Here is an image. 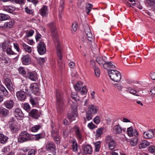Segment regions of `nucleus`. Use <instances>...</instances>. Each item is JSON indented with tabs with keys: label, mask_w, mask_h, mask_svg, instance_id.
<instances>
[{
	"label": "nucleus",
	"mask_w": 155,
	"mask_h": 155,
	"mask_svg": "<svg viewBox=\"0 0 155 155\" xmlns=\"http://www.w3.org/2000/svg\"><path fill=\"white\" fill-rule=\"evenodd\" d=\"M52 33L53 38L55 45L57 46V55L59 58V59L61 61L62 60V53L61 49L60 46V43L59 41L58 37L56 30V28L54 23L53 22H51L49 23L48 25Z\"/></svg>",
	"instance_id": "f257e3e1"
},
{
	"label": "nucleus",
	"mask_w": 155,
	"mask_h": 155,
	"mask_svg": "<svg viewBox=\"0 0 155 155\" xmlns=\"http://www.w3.org/2000/svg\"><path fill=\"white\" fill-rule=\"evenodd\" d=\"M68 103L71 105L72 111L71 113L68 114L67 115V117L70 121H71L74 120L75 118L78 116L77 106L75 103L71 101H69Z\"/></svg>",
	"instance_id": "f03ea898"
},
{
	"label": "nucleus",
	"mask_w": 155,
	"mask_h": 155,
	"mask_svg": "<svg viewBox=\"0 0 155 155\" xmlns=\"http://www.w3.org/2000/svg\"><path fill=\"white\" fill-rule=\"evenodd\" d=\"M108 73L111 79L115 82H119L121 78V74L117 70H109Z\"/></svg>",
	"instance_id": "7ed1b4c3"
},
{
	"label": "nucleus",
	"mask_w": 155,
	"mask_h": 155,
	"mask_svg": "<svg viewBox=\"0 0 155 155\" xmlns=\"http://www.w3.org/2000/svg\"><path fill=\"white\" fill-rule=\"evenodd\" d=\"M56 99L57 100V108L60 110L63 106L64 103V100L63 99L62 93L60 91L57 90L56 91Z\"/></svg>",
	"instance_id": "20e7f679"
},
{
	"label": "nucleus",
	"mask_w": 155,
	"mask_h": 155,
	"mask_svg": "<svg viewBox=\"0 0 155 155\" xmlns=\"http://www.w3.org/2000/svg\"><path fill=\"white\" fill-rule=\"evenodd\" d=\"M51 135L55 142L57 144L60 143L61 138L57 130H51Z\"/></svg>",
	"instance_id": "39448f33"
},
{
	"label": "nucleus",
	"mask_w": 155,
	"mask_h": 155,
	"mask_svg": "<svg viewBox=\"0 0 155 155\" xmlns=\"http://www.w3.org/2000/svg\"><path fill=\"white\" fill-rule=\"evenodd\" d=\"M45 148L47 151L51 153H56V146L52 142H48L46 145Z\"/></svg>",
	"instance_id": "423d86ee"
},
{
	"label": "nucleus",
	"mask_w": 155,
	"mask_h": 155,
	"mask_svg": "<svg viewBox=\"0 0 155 155\" xmlns=\"http://www.w3.org/2000/svg\"><path fill=\"white\" fill-rule=\"evenodd\" d=\"M105 141L108 144V147L110 150H113L115 148L116 143L111 136L108 135L107 136Z\"/></svg>",
	"instance_id": "0eeeda50"
},
{
	"label": "nucleus",
	"mask_w": 155,
	"mask_h": 155,
	"mask_svg": "<svg viewBox=\"0 0 155 155\" xmlns=\"http://www.w3.org/2000/svg\"><path fill=\"white\" fill-rule=\"evenodd\" d=\"M37 49L39 54H44L46 51V45L45 43L42 41L40 42L37 46Z\"/></svg>",
	"instance_id": "6e6552de"
},
{
	"label": "nucleus",
	"mask_w": 155,
	"mask_h": 155,
	"mask_svg": "<svg viewBox=\"0 0 155 155\" xmlns=\"http://www.w3.org/2000/svg\"><path fill=\"white\" fill-rule=\"evenodd\" d=\"M84 30L88 40L90 42L93 41L94 40V36L91 32L90 28L88 25L86 26Z\"/></svg>",
	"instance_id": "1a4fd4ad"
},
{
	"label": "nucleus",
	"mask_w": 155,
	"mask_h": 155,
	"mask_svg": "<svg viewBox=\"0 0 155 155\" xmlns=\"http://www.w3.org/2000/svg\"><path fill=\"white\" fill-rule=\"evenodd\" d=\"M13 112L15 117L19 120L21 119L24 117V114L20 108H15Z\"/></svg>",
	"instance_id": "9d476101"
},
{
	"label": "nucleus",
	"mask_w": 155,
	"mask_h": 155,
	"mask_svg": "<svg viewBox=\"0 0 155 155\" xmlns=\"http://www.w3.org/2000/svg\"><path fill=\"white\" fill-rule=\"evenodd\" d=\"M48 7L46 5H43L39 10V12L43 17H46L48 15Z\"/></svg>",
	"instance_id": "9b49d317"
},
{
	"label": "nucleus",
	"mask_w": 155,
	"mask_h": 155,
	"mask_svg": "<svg viewBox=\"0 0 155 155\" xmlns=\"http://www.w3.org/2000/svg\"><path fill=\"white\" fill-rule=\"evenodd\" d=\"M29 116L36 119H37L41 115V112L37 109H33L29 114Z\"/></svg>",
	"instance_id": "f8f14e48"
},
{
	"label": "nucleus",
	"mask_w": 155,
	"mask_h": 155,
	"mask_svg": "<svg viewBox=\"0 0 155 155\" xmlns=\"http://www.w3.org/2000/svg\"><path fill=\"white\" fill-rule=\"evenodd\" d=\"M16 95L18 99L20 101L25 100L26 97L25 92L21 90L17 92Z\"/></svg>",
	"instance_id": "ddd939ff"
},
{
	"label": "nucleus",
	"mask_w": 155,
	"mask_h": 155,
	"mask_svg": "<svg viewBox=\"0 0 155 155\" xmlns=\"http://www.w3.org/2000/svg\"><path fill=\"white\" fill-rule=\"evenodd\" d=\"M21 61L24 64L27 65L29 64L31 62L30 56L28 54L22 55L21 58Z\"/></svg>",
	"instance_id": "4468645a"
},
{
	"label": "nucleus",
	"mask_w": 155,
	"mask_h": 155,
	"mask_svg": "<svg viewBox=\"0 0 155 155\" xmlns=\"http://www.w3.org/2000/svg\"><path fill=\"white\" fill-rule=\"evenodd\" d=\"M143 135L145 139H149L153 138L154 134L153 130L150 129L147 131L144 132Z\"/></svg>",
	"instance_id": "2eb2a0df"
},
{
	"label": "nucleus",
	"mask_w": 155,
	"mask_h": 155,
	"mask_svg": "<svg viewBox=\"0 0 155 155\" xmlns=\"http://www.w3.org/2000/svg\"><path fill=\"white\" fill-rule=\"evenodd\" d=\"M5 83L7 88L10 91L13 90V87L11 80L8 78H6L4 80Z\"/></svg>",
	"instance_id": "dca6fc26"
},
{
	"label": "nucleus",
	"mask_w": 155,
	"mask_h": 155,
	"mask_svg": "<svg viewBox=\"0 0 155 155\" xmlns=\"http://www.w3.org/2000/svg\"><path fill=\"white\" fill-rule=\"evenodd\" d=\"M87 111L93 114H95L97 113L98 111V108L96 106L91 104L88 106Z\"/></svg>",
	"instance_id": "f3484780"
},
{
	"label": "nucleus",
	"mask_w": 155,
	"mask_h": 155,
	"mask_svg": "<svg viewBox=\"0 0 155 155\" xmlns=\"http://www.w3.org/2000/svg\"><path fill=\"white\" fill-rule=\"evenodd\" d=\"M113 132L114 134H117L122 133V128L119 124L115 125L113 129Z\"/></svg>",
	"instance_id": "a211bd4d"
},
{
	"label": "nucleus",
	"mask_w": 155,
	"mask_h": 155,
	"mask_svg": "<svg viewBox=\"0 0 155 155\" xmlns=\"http://www.w3.org/2000/svg\"><path fill=\"white\" fill-rule=\"evenodd\" d=\"M30 87L32 92L34 94H37L39 91L38 86L36 83H34L31 84Z\"/></svg>",
	"instance_id": "6ab92c4d"
},
{
	"label": "nucleus",
	"mask_w": 155,
	"mask_h": 155,
	"mask_svg": "<svg viewBox=\"0 0 155 155\" xmlns=\"http://www.w3.org/2000/svg\"><path fill=\"white\" fill-rule=\"evenodd\" d=\"M83 149L84 153L91 154L92 151L91 146L88 145H85L83 147Z\"/></svg>",
	"instance_id": "aec40b11"
},
{
	"label": "nucleus",
	"mask_w": 155,
	"mask_h": 155,
	"mask_svg": "<svg viewBox=\"0 0 155 155\" xmlns=\"http://www.w3.org/2000/svg\"><path fill=\"white\" fill-rule=\"evenodd\" d=\"M28 78L31 80L36 81L37 80V74L35 72H29L27 74Z\"/></svg>",
	"instance_id": "412c9836"
},
{
	"label": "nucleus",
	"mask_w": 155,
	"mask_h": 155,
	"mask_svg": "<svg viewBox=\"0 0 155 155\" xmlns=\"http://www.w3.org/2000/svg\"><path fill=\"white\" fill-rule=\"evenodd\" d=\"M14 104L13 101L10 100L5 101L4 103V105L6 108L9 109H12Z\"/></svg>",
	"instance_id": "4be33fe9"
},
{
	"label": "nucleus",
	"mask_w": 155,
	"mask_h": 155,
	"mask_svg": "<svg viewBox=\"0 0 155 155\" xmlns=\"http://www.w3.org/2000/svg\"><path fill=\"white\" fill-rule=\"evenodd\" d=\"M2 50L5 51L8 48L12 47V46L11 45L10 42L9 41L6 40L2 43Z\"/></svg>",
	"instance_id": "5701e85b"
},
{
	"label": "nucleus",
	"mask_w": 155,
	"mask_h": 155,
	"mask_svg": "<svg viewBox=\"0 0 155 155\" xmlns=\"http://www.w3.org/2000/svg\"><path fill=\"white\" fill-rule=\"evenodd\" d=\"M126 91H128L130 94L137 96H140L139 94V91H137L131 87H128L126 88Z\"/></svg>",
	"instance_id": "b1692460"
},
{
	"label": "nucleus",
	"mask_w": 155,
	"mask_h": 155,
	"mask_svg": "<svg viewBox=\"0 0 155 155\" xmlns=\"http://www.w3.org/2000/svg\"><path fill=\"white\" fill-rule=\"evenodd\" d=\"M15 7L12 6L6 5L4 6L3 10L10 13H12L15 10Z\"/></svg>",
	"instance_id": "393cba45"
},
{
	"label": "nucleus",
	"mask_w": 155,
	"mask_h": 155,
	"mask_svg": "<svg viewBox=\"0 0 155 155\" xmlns=\"http://www.w3.org/2000/svg\"><path fill=\"white\" fill-rule=\"evenodd\" d=\"M9 113V111L6 108L0 107V115L5 117L7 116Z\"/></svg>",
	"instance_id": "a878e982"
},
{
	"label": "nucleus",
	"mask_w": 155,
	"mask_h": 155,
	"mask_svg": "<svg viewBox=\"0 0 155 155\" xmlns=\"http://www.w3.org/2000/svg\"><path fill=\"white\" fill-rule=\"evenodd\" d=\"M96 61L100 65H103L104 68L107 69V67L106 66V64L105 63L106 61H104L102 58L101 57L97 58Z\"/></svg>",
	"instance_id": "bb28decb"
},
{
	"label": "nucleus",
	"mask_w": 155,
	"mask_h": 155,
	"mask_svg": "<svg viewBox=\"0 0 155 155\" xmlns=\"http://www.w3.org/2000/svg\"><path fill=\"white\" fill-rule=\"evenodd\" d=\"M150 144L149 143L147 140H144L142 141L139 145L140 149L145 148Z\"/></svg>",
	"instance_id": "cd10ccee"
},
{
	"label": "nucleus",
	"mask_w": 155,
	"mask_h": 155,
	"mask_svg": "<svg viewBox=\"0 0 155 155\" xmlns=\"http://www.w3.org/2000/svg\"><path fill=\"white\" fill-rule=\"evenodd\" d=\"M82 87V83L81 81H78L74 86V89L77 92L80 91Z\"/></svg>",
	"instance_id": "c85d7f7f"
},
{
	"label": "nucleus",
	"mask_w": 155,
	"mask_h": 155,
	"mask_svg": "<svg viewBox=\"0 0 155 155\" xmlns=\"http://www.w3.org/2000/svg\"><path fill=\"white\" fill-rule=\"evenodd\" d=\"M8 92L5 88L2 85H0V94L6 96L8 95Z\"/></svg>",
	"instance_id": "c756f323"
},
{
	"label": "nucleus",
	"mask_w": 155,
	"mask_h": 155,
	"mask_svg": "<svg viewBox=\"0 0 155 155\" xmlns=\"http://www.w3.org/2000/svg\"><path fill=\"white\" fill-rule=\"evenodd\" d=\"M14 24V21H10L9 22H7L5 23L4 26L2 27L0 26V28H11Z\"/></svg>",
	"instance_id": "7c9ffc66"
},
{
	"label": "nucleus",
	"mask_w": 155,
	"mask_h": 155,
	"mask_svg": "<svg viewBox=\"0 0 155 155\" xmlns=\"http://www.w3.org/2000/svg\"><path fill=\"white\" fill-rule=\"evenodd\" d=\"M93 114L91 113L90 112L88 111H87L86 113V118H84V124L86 123V118L87 120H89L92 119V115Z\"/></svg>",
	"instance_id": "2f4dec72"
},
{
	"label": "nucleus",
	"mask_w": 155,
	"mask_h": 155,
	"mask_svg": "<svg viewBox=\"0 0 155 155\" xmlns=\"http://www.w3.org/2000/svg\"><path fill=\"white\" fill-rule=\"evenodd\" d=\"M10 17L7 15L4 14H0V20L1 21H5L9 19Z\"/></svg>",
	"instance_id": "473e14b6"
},
{
	"label": "nucleus",
	"mask_w": 155,
	"mask_h": 155,
	"mask_svg": "<svg viewBox=\"0 0 155 155\" xmlns=\"http://www.w3.org/2000/svg\"><path fill=\"white\" fill-rule=\"evenodd\" d=\"M22 47L28 53H30L32 51L31 48L27 45L23 43L22 45Z\"/></svg>",
	"instance_id": "72a5a7b5"
},
{
	"label": "nucleus",
	"mask_w": 155,
	"mask_h": 155,
	"mask_svg": "<svg viewBox=\"0 0 155 155\" xmlns=\"http://www.w3.org/2000/svg\"><path fill=\"white\" fill-rule=\"evenodd\" d=\"M76 130L75 131V133L77 136V137L79 139H81L82 137V135L80 132L79 128L78 127H76Z\"/></svg>",
	"instance_id": "f704fd0d"
},
{
	"label": "nucleus",
	"mask_w": 155,
	"mask_h": 155,
	"mask_svg": "<svg viewBox=\"0 0 155 155\" xmlns=\"http://www.w3.org/2000/svg\"><path fill=\"white\" fill-rule=\"evenodd\" d=\"M9 128L13 133H16L18 130V128L13 124H11L9 125Z\"/></svg>",
	"instance_id": "c9c22d12"
},
{
	"label": "nucleus",
	"mask_w": 155,
	"mask_h": 155,
	"mask_svg": "<svg viewBox=\"0 0 155 155\" xmlns=\"http://www.w3.org/2000/svg\"><path fill=\"white\" fill-rule=\"evenodd\" d=\"M93 6V5L92 4L88 3H87L86 4V11H87L86 12L88 15L89 14V13L91 11V9L92 8Z\"/></svg>",
	"instance_id": "e433bc0d"
},
{
	"label": "nucleus",
	"mask_w": 155,
	"mask_h": 155,
	"mask_svg": "<svg viewBox=\"0 0 155 155\" xmlns=\"http://www.w3.org/2000/svg\"><path fill=\"white\" fill-rule=\"evenodd\" d=\"M106 66L107 67V69L108 67L110 68H116V66L115 65L113 64L111 62H105Z\"/></svg>",
	"instance_id": "4c0bfd02"
},
{
	"label": "nucleus",
	"mask_w": 155,
	"mask_h": 155,
	"mask_svg": "<svg viewBox=\"0 0 155 155\" xmlns=\"http://www.w3.org/2000/svg\"><path fill=\"white\" fill-rule=\"evenodd\" d=\"M137 142L138 138L137 137L132 138L130 141V144L132 146H136L137 144Z\"/></svg>",
	"instance_id": "58836bf2"
},
{
	"label": "nucleus",
	"mask_w": 155,
	"mask_h": 155,
	"mask_svg": "<svg viewBox=\"0 0 155 155\" xmlns=\"http://www.w3.org/2000/svg\"><path fill=\"white\" fill-rule=\"evenodd\" d=\"M30 136V134L25 131L22 132L19 135V137H26L27 138L29 137Z\"/></svg>",
	"instance_id": "ea45409f"
},
{
	"label": "nucleus",
	"mask_w": 155,
	"mask_h": 155,
	"mask_svg": "<svg viewBox=\"0 0 155 155\" xmlns=\"http://www.w3.org/2000/svg\"><path fill=\"white\" fill-rule=\"evenodd\" d=\"M41 127V126L39 125L34 126L31 127V130L33 132H36L40 129Z\"/></svg>",
	"instance_id": "a19ab883"
},
{
	"label": "nucleus",
	"mask_w": 155,
	"mask_h": 155,
	"mask_svg": "<svg viewBox=\"0 0 155 155\" xmlns=\"http://www.w3.org/2000/svg\"><path fill=\"white\" fill-rule=\"evenodd\" d=\"M18 70L19 71V73L22 75H25L26 74V71L22 67H20L18 69Z\"/></svg>",
	"instance_id": "79ce46f5"
},
{
	"label": "nucleus",
	"mask_w": 155,
	"mask_h": 155,
	"mask_svg": "<svg viewBox=\"0 0 155 155\" xmlns=\"http://www.w3.org/2000/svg\"><path fill=\"white\" fill-rule=\"evenodd\" d=\"M6 52L7 54L8 55H14L15 53L14 52L12 49V47L8 48L6 49Z\"/></svg>",
	"instance_id": "37998d69"
},
{
	"label": "nucleus",
	"mask_w": 155,
	"mask_h": 155,
	"mask_svg": "<svg viewBox=\"0 0 155 155\" xmlns=\"http://www.w3.org/2000/svg\"><path fill=\"white\" fill-rule=\"evenodd\" d=\"M103 130V128H101L97 129L96 130V136L97 137H100L102 134V131Z\"/></svg>",
	"instance_id": "c03bdc74"
},
{
	"label": "nucleus",
	"mask_w": 155,
	"mask_h": 155,
	"mask_svg": "<svg viewBox=\"0 0 155 155\" xmlns=\"http://www.w3.org/2000/svg\"><path fill=\"white\" fill-rule=\"evenodd\" d=\"M101 143L99 141H98L95 144V150L96 152L99 151L100 148Z\"/></svg>",
	"instance_id": "a18cd8bd"
},
{
	"label": "nucleus",
	"mask_w": 155,
	"mask_h": 155,
	"mask_svg": "<svg viewBox=\"0 0 155 155\" xmlns=\"http://www.w3.org/2000/svg\"><path fill=\"white\" fill-rule=\"evenodd\" d=\"M30 101L32 105H35L37 104V100L36 97H31Z\"/></svg>",
	"instance_id": "49530a36"
},
{
	"label": "nucleus",
	"mask_w": 155,
	"mask_h": 155,
	"mask_svg": "<svg viewBox=\"0 0 155 155\" xmlns=\"http://www.w3.org/2000/svg\"><path fill=\"white\" fill-rule=\"evenodd\" d=\"M23 108L27 111H29L30 109V107L28 103H25L23 106Z\"/></svg>",
	"instance_id": "de8ad7c7"
},
{
	"label": "nucleus",
	"mask_w": 155,
	"mask_h": 155,
	"mask_svg": "<svg viewBox=\"0 0 155 155\" xmlns=\"http://www.w3.org/2000/svg\"><path fill=\"white\" fill-rule=\"evenodd\" d=\"M28 138L22 137H19L18 138V141L19 142L22 143L27 140Z\"/></svg>",
	"instance_id": "09e8293b"
},
{
	"label": "nucleus",
	"mask_w": 155,
	"mask_h": 155,
	"mask_svg": "<svg viewBox=\"0 0 155 155\" xmlns=\"http://www.w3.org/2000/svg\"><path fill=\"white\" fill-rule=\"evenodd\" d=\"M148 150L150 153L155 154V146H150L148 148Z\"/></svg>",
	"instance_id": "8fccbe9b"
},
{
	"label": "nucleus",
	"mask_w": 155,
	"mask_h": 155,
	"mask_svg": "<svg viewBox=\"0 0 155 155\" xmlns=\"http://www.w3.org/2000/svg\"><path fill=\"white\" fill-rule=\"evenodd\" d=\"M2 137L1 138V143L2 144L5 143L7 141L8 138L7 137L5 136L3 134V136H2Z\"/></svg>",
	"instance_id": "3c124183"
},
{
	"label": "nucleus",
	"mask_w": 155,
	"mask_h": 155,
	"mask_svg": "<svg viewBox=\"0 0 155 155\" xmlns=\"http://www.w3.org/2000/svg\"><path fill=\"white\" fill-rule=\"evenodd\" d=\"M94 69L96 76L98 77H99L100 75V72L99 68L97 67H95Z\"/></svg>",
	"instance_id": "603ef678"
},
{
	"label": "nucleus",
	"mask_w": 155,
	"mask_h": 155,
	"mask_svg": "<svg viewBox=\"0 0 155 155\" xmlns=\"http://www.w3.org/2000/svg\"><path fill=\"white\" fill-rule=\"evenodd\" d=\"M42 137V134H39L35 135L34 138L35 140H38Z\"/></svg>",
	"instance_id": "864d4df0"
},
{
	"label": "nucleus",
	"mask_w": 155,
	"mask_h": 155,
	"mask_svg": "<svg viewBox=\"0 0 155 155\" xmlns=\"http://www.w3.org/2000/svg\"><path fill=\"white\" fill-rule=\"evenodd\" d=\"M71 97L72 98L76 101H77L79 100L78 97L77 93H72L71 94Z\"/></svg>",
	"instance_id": "5fc2aeb1"
},
{
	"label": "nucleus",
	"mask_w": 155,
	"mask_h": 155,
	"mask_svg": "<svg viewBox=\"0 0 155 155\" xmlns=\"http://www.w3.org/2000/svg\"><path fill=\"white\" fill-rule=\"evenodd\" d=\"M34 31L31 30L26 32L27 36L28 37H31L32 36L34 33Z\"/></svg>",
	"instance_id": "6e6d98bb"
},
{
	"label": "nucleus",
	"mask_w": 155,
	"mask_h": 155,
	"mask_svg": "<svg viewBox=\"0 0 155 155\" xmlns=\"http://www.w3.org/2000/svg\"><path fill=\"white\" fill-rule=\"evenodd\" d=\"M133 130V129L131 127L128 128L127 129V131L128 133V135L130 137H131V136L132 135V132Z\"/></svg>",
	"instance_id": "4d7b16f0"
},
{
	"label": "nucleus",
	"mask_w": 155,
	"mask_h": 155,
	"mask_svg": "<svg viewBox=\"0 0 155 155\" xmlns=\"http://www.w3.org/2000/svg\"><path fill=\"white\" fill-rule=\"evenodd\" d=\"M87 90L86 89V87L84 86L82 87L81 91L80 92L82 94H86L87 93Z\"/></svg>",
	"instance_id": "13d9d810"
},
{
	"label": "nucleus",
	"mask_w": 155,
	"mask_h": 155,
	"mask_svg": "<svg viewBox=\"0 0 155 155\" xmlns=\"http://www.w3.org/2000/svg\"><path fill=\"white\" fill-rule=\"evenodd\" d=\"M77 24L76 22H74L72 24V30L74 31H75L77 28Z\"/></svg>",
	"instance_id": "bf43d9fd"
},
{
	"label": "nucleus",
	"mask_w": 155,
	"mask_h": 155,
	"mask_svg": "<svg viewBox=\"0 0 155 155\" xmlns=\"http://www.w3.org/2000/svg\"><path fill=\"white\" fill-rule=\"evenodd\" d=\"M72 149L74 151H76L77 150V144L75 142H73Z\"/></svg>",
	"instance_id": "052dcab7"
},
{
	"label": "nucleus",
	"mask_w": 155,
	"mask_h": 155,
	"mask_svg": "<svg viewBox=\"0 0 155 155\" xmlns=\"http://www.w3.org/2000/svg\"><path fill=\"white\" fill-rule=\"evenodd\" d=\"M37 61L39 64H41L44 63L45 61V59L44 58H40L37 60Z\"/></svg>",
	"instance_id": "680f3d73"
},
{
	"label": "nucleus",
	"mask_w": 155,
	"mask_h": 155,
	"mask_svg": "<svg viewBox=\"0 0 155 155\" xmlns=\"http://www.w3.org/2000/svg\"><path fill=\"white\" fill-rule=\"evenodd\" d=\"M114 85L116 88L117 89L120 91H122V89L124 88L121 85L118 84H115Z\"/></svg>",
	"instance_id": "e2e57ef3"
},
{
	"label": "nucleus",
	"mask_w": 155,
	"mask_h": 155,
	"mask_svg": "<svg viewBox=\"0 0 155 155\" xmlns=\"http://www.w3.org/2000/svg\"><path fill=\"white\" fill-rule=\"evenodd\" d=\"M138 135V134L136 130L134 129L133 130L132 132V135L131 137L134 136L135 137H137Z\"/></svg>",
	"instance_id": "0e129e2a"
},
{
	"label": "nucleus",
	"mask_w": 155,
	"mask_h": 155,
	"mask_svg": "<svg viewBox=\"0 0 155 155\" xmlns=\"http://www.w3.org/2000/svg\"><path fill=\"white\" fill-rule=\"evenodd\" d=\"M94 121L96 124H99L100 122L99 117L98 116L96 117L94 119Z\"/></svg>",
	"instance_id": "69168bd1"
},
{
	"label": "nucleus",
	"mask_w": 155,
	"mask_h": 155,
	"mask_svg": "<svg viewBox=\"0 0 155 155\" xmlns=\"http://www.w3.org/2000/svg\"><path fill=\"white\" fill-rule=\"evenodd\" d=\"M87 126L88 127L91 129H92L95 128V125L92 122L89 123Z\"/></svg>",
	"instance_id": "338daca9"
},
{
	"label": "nucleus",
	"mask_w": 155,
	"mask_h": 155,
	"mask_svg": "<svg viewBox=\"0 0 155 155\" xmlns=\"http://www.w3.org/2000/svg\"><path fill=\"white\" fill-rule=\"evenodd\" d=\"M147 2L150 6H152L155 4L154 0H147Z\"/></svg>",
	"instance_id": "774afa93"
}]
</instances>
